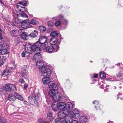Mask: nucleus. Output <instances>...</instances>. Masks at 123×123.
Returning <instances> with one entry per match:
<instances>
[{"label":"nucleus","instance_id":"7c9ffc66","mask_svg":"<svg viewBox=\"0 0 123 123\" xmlns=\"http://www.w3.org/2000/svg\"><path fill=\"white\" fill-rule=\"evenodd\" d=\"M100 77L102 79H104L106 77V74L103 72H101L100 74Z\"/></svg>","mask_w":123,"mask_h":123},{"label":"nucleus","instance_id":"5fc2aeb1","mask_svg":"<svg viewBox=\"0 0 123 123\" xmlns=\"http://www.w3.org/2000/svg\"><path fill=\"white\" fill-rule=\"evenodd\" d=\"M18 81L20 83H24L25 82V81L24 80L22 79H20Z\"/></svg>","mask_w":123,"mask_h":123},{"label":"nucleus","instance_id":"4be33fe9","mask_svg":"<svg viewBox=\"0 0 123 123\" xmlns=\"http://www.w3.org/2000/svg\"><path fill=\"white\" fill-rule=\"evenodd\" d=\"M57 85L55 83H53L49 86V87L50 90H54V89L57 90Z\"/></svg>","mask_w":123,"mask_h":123},{"label":"nucleus","instance_id":"58836bf2","mask_svg":"<svg viewBox=\"0 0 123 123\" xmlns=\"http://www.w3.org/2000/svg\"><path fill=\"white\" fill-rule=\"evenodd\" d=\"M18 6H19L20 8H19V10L21 12H25V7H20L19 6H18V5H17Z\"/></svg>","mask_w":123,"mask_h":123},{"label":"nucleus","instance_id":"f257e3e1","mask_svg":"<svg viewBox=\"0 0 123 123\" xmlns=\"http://www.w3.org/2000/svg\"><path fill=\"white\" fill-rule=\"evenodd\" d=\"M42 55L39 53V69L42 73V75L49 76L51 74V71L47 66H44L43 62L42 61Z\"/></svg>","mask_w":123,"mask_h":123},{"label":"nucleus","instance_id":"e433bc0d","mask_svg":"<svg viewBox=\"0 0 123 123\" xmlns=\"http://www.w3.org/2000/svg\"><path fill=\"white\" fill-rule=\"evenodd\" d=\"M93 103L94 104H95L96 105H95V107H98L99 106V102L98 101L96 100L94 101L93 102Z\"/></svg>","mask_w":123,"mask_h":123},{"label":"nucleus","instance_id":"49530a36","mask_svg":"<svg viewBox=\"0 0 123 123\" xmlns=\"http://www.w3.org/2000/svg\"><path fill=\"white\" fill-rule=\"evenodd\" d=\"M4 48L2 44H0V53H1Z\"/></svg>","mask_w":123,"mask_h":123},{"label":"nucleus","instance_id":"423d86ee","mask_svg":"<svg viewBox=\"0 0 123 123\" xmlns=\"http://www.w3.org/2000/svg\"><path fill=\"white\" fill-rule=\"evenodd\" d=\"M48 93L49 95L51 97H52V99L54 101V98L56 97L58 95L61 96H62L61 94L59 93H58V90L54 89V90H50Z\"/></svg>","mask_w":123,"mask_h":123},{"label":"nucleus","instance_id":"6e6d98bb","mask_svg":"<svg viewBox=\"0 0 123 123\" xmlns=\"http://www.w3.org/2000/svg\"><path fill=\"white\" fill-rule=\"evenodd\" d=\"M21 56L22 57H25L26 54L24 52H23L21 54Z\"/></svg>","mask_w":123,"mask_h":123},{"label":"nucleus","instance_id":"cd10ccee","mask_svg":"<svg viewBox=\"0 0 123 123\" xmlns=\"http://www.w3.org/2000/svg\"><path fill=\"white\" fill-rule=\"evenodd\" d=\"M21 69V70L23 71L27 72L28 69V67L27 65H24L22 67Z\"/></svg>","mask_w":123,"mask_h":123},{"label":"nucleus","instance_id":"393cba45","mask_svg":"<svg viewBox=\"0 0 123 123\" xmlns=\"http://www.w3.org/2000/svg\"><path fill=\"white\" fill-rule=\"evenodd\" d=\"M15 95L16 96V98H17L19 100H24L23 97L16 92H15Z\"/></svg>","mask_w":123,"mask_h":123},{"label":"nucleus","instance_id":"c85d7f7f","mask_svg":"<svg viewBox=\"0 0 123 123\" xmlns=\"http://www.w3.org/2000/svg\"><path fill=\"white\" fill-rule=\"evenodd\" d=\"M15 11V12H14V13L13 14V16L14 17V18L15 19V20H16L18 18V12L16 10Z\"/></svg>","mask_w":123,"mask_h":123},{"label":"nucleus","instance_id":"b1692460","mask_svg":"<svg viewBox=\"0 0 123 123\" xmlns=\"http://www.w3.org/2000/svg\"><path fill=\"white\" fill-rule=\"evenodd\" d=\"M52 108L53 110L54 111H55L57 110V104L55 103H53L51 105Z\"/></svg>","mask_w":123,"mask_h":123},{"label":"nucleus","instance_id":"ea45409f","mask_svg":"<svg viewBox=\"0 0 123 123\" xmlns=\"http://www.w3.org/2000/svg\"><path fill=\"white\" fill-rule=\"evenodd\" d=\"M59 47L58 45H56L55 47L54 48L53 52H57L59 50Z\"/></svg>","mask_w":123,"mask_h":123},{"label":"nucleus","instance_id":"603ef678","mask_svg":"<svg viewBox=\"0 0 123 123\" xmlns=\"http://www.w3.org/2000/svg\"><path fill=\"white\" fill-rule=\"evenodd\" d=\"M2 31V30L1 29V28H0V39H2V34L1 33Z\"/></svg>","mask_w":123,"mask_h":123},{"label":"nucleus","instance_id":"ddd939ff","mask_svg":"<svg viewBox=\"0 0 123 123\" xmlns=\"http://www.w3.org/2000/svg\"><path fill=\"white\" fill-rule=\"evenodd\" d=\"M68 114L67 113H65L64 112L61 111L58 113V115L59 118L63 119L68 115Z\"/></svg>","mask_w":123,"mask_h":123},{"label":"nucleus","instance_id":"79ce46f5","mask_svg":"<svg viewBox=\"0 0 123 123\" xmlns=\"http://www.w3.org/2000/svg\"><path fill=\"white\" fill-rule=\"evenodd\" d=\"M21 16L23 17H25L27 18H28V16L25 13H23V12H22L21 13Z\"/></svg>","mask_w":123,"mask_h":123},{"label":"nucleus","instance_id":"c9c22d12","mask_svg":"<svg viewBox=\"0 0 123 123\" xmlns=\"http://www.w3.org/2000/svg\"><path fill=\"white\" fill-rule=\"evenodd\" d=\"M9 53V52H8V50L7 49H3L2 52L1 53V54L2 55H5L6 54H8V53Z\"/></svg>","mask_w":123,"mask_h":123},{"label":"nucleus","instance_id":"338daca9","mask_svg":"<svg viewBox=\"0 0 123 123\" xmlns=\"http://www.w3.org/2000/svg\"><path fill=\"white\" fill-rule=\"evenodd\" d=\"M53 119V118L52 117V118H50L49 119V120L50 121H51V120H52Z\"/></svg>","mask_w":123,"mask_h":123},{"label":"nucleus","instance_id":"864d4df0","mask_svg":"<svg viewBox=\"0 0 123 123\" xmlns=\"http://www.w3.org/2000/svg\"><path fill=\"white\" fill-rule=\"evenodd\" d=\"M24 85L25 89V90H27V89L28 85L27 84H24Z\"/></svg>","mask_w":123,"mask_h":123},{"label":"nucleus","instance_id":"f704fd0d","mask_svg":"<svg viewBox=\"0 0 123 123\" xmlns=\"http://www.w3.org/2000/svg\"><path fill=\"white\" fill-rule=\"evenodd\" d=\"M119 98H120L121 100H123V96H122V94L120 92H119L117 95V99H118Z\"/></svg>","mask_w":123,"mask_h":123},{"label":"nucleus","instance_id":"f03ea898","mask_svg":"<svg viewBox=\"0 0 123 123\" xmlns=\"http://www.w3.org/2000/svg\"><path fill=\"white\" fill-rule=\"evenodd\" d=\"M54 101H58L59 103L57 104V108L61 110H63L64 111L65 108V102L67 100V98L64 96H60L58 95L56 97L54 98Z\"/></svg>","mask_w":123,"mask_h":123},{"label":"nucleus","instance_id":"6e6552de","mask_svg":"<svg viewBox=\"0 0 123 123\" xmlns=\"http://www.w3.org/2000/svg\"><path fill=\"white\" fill-rule=\"evenodd\" d=\"M70 115V117L74 119H77L80 116V112L77 109H74L72 111Z\"/></svg>","mask_w":123,"mask_h":123},{"label":"nucleus","instance_id":"a19ab883","mask_svg":"<svg viewBox=\"0 0 123 123\" xmlns=\"http://www.w3.org/2000/svg\"><path fill=\"white\" fill-rule=\"evenodd\" d=\"M31 24L36 25V24L37 21L36 19H32L30 22H29Z\"/></svg>","mask_w":123,"mask_h":123},{"label":"nucleus","instance_id":"dca6fc26","mask_svg":"<svg viewBox=\"0 0 123 123\" xmlns=\"http://www.w3.org/2000/svg\"><path fill=\"white\" fill-rule=\"evenodd\" d=\"M38 34V31L36 30H34L29 34L30 37L34 38L37 36Z\"/></svg>","mask_w":123,"mask_h":123},{"label":"nucleus","instance_id":"2eb2a0df","mask_svg":"<svg viewBox=\"0 0 123 123\" xmlns=\"http://www.w3.org/2000/svg\"><path fill=\"white\" fill-rule=\"evenodd\" d=\"M46 46L44 48V49H45L46 51L49 53H51L54 50V48L52 46H48L47 45H45Z\"/></svg>","mask_w":123,"mask_h":123},{"label":"nucleus","instance_id":"7ed1b4c3","mask_svg":"<svg viewBox=\"0 0 123 123\" xmlns=\"http://www.w3.org/2000/svg\"><path fill=\"white\" fill-rule=\"evenodd\" d=\"M39 38V53L43 52L46 44H44L47 41V38L45 36H41Z\"/></svg>","mask_w":123,"mask_h":123},{"label":"nucleus","instance_id":"aec40b11","mask_svg":"<svg viewBox=\"0 0 123 123\" xmlns=\"http://www.w3.org/2000/svg\"><path fill=\"white\" fill-rule=\"evenodd\" d=\"M21 37L24 40H27L30 37L29 34L28 35L26 32H23L21 34Z\"/></svg>","mask_w":123,"mask_h":123},{"label":"nucleus","instance_id":"4d7b16f0","mask_svg":"<svg viewBox=\"0 0 123 123\" xmlns=\"http://www.w3.org/2000/svg\"><path fill=\"white\" fill-rule=\"evenodd\" d=\"M111 80H110L111 81H117L118 80L116 79L115 78H113L112 79V78H111Z\"/></svg>","mask_w":123,"mask_h":123},{"label":"nucleus","instance_id":"3c124183","mask_svg":"<svg viewBox=\"0 0 123 123\" xmlns=\"http://www.w3.org/2000/svg\"><path fill=\"white\" fill-rule=\"evenodd\" d=\"M58 19L61 20L63 18V16L61 15H59L58 16Z\"/></svg>","mask_w":123,"mask_h":123},{"label":"nucleus","instance_id":"0eeeda50","mask_svg":"<svg viewBox=\"0 0 123 123\" xmlns=\"http://www.w3.org/2000/svg\"><path fill=\"white\" fill-rule=\"evenodd\" d=\"M32 44V43L27 42L23 43V46L25 48V50L26 53L27 54L31 53V50Z\"/></svg>","mask_w":123,"mask_h":123},{"label":"nucleus","instance_id":"a878e982","mask_svg":"<svg viewBox=\"0 0 123 123\" xmlns=\"http://www.w3.org/2000/svg\"><path fill=\"white\" fill-rule=\"evenodd\" d=\"M10 73V71L9 70L5 69L3 71L2 74V75H7L9 74Z\"/></svg>","mask_w":123,"mask_h":123},{"label":"nucleus","instance_id":"09e8293b","mask_svg":"<svg viewBox=\"0 0 123 123\" xmlns=\"http://www.w3.org/2000/svg\"><path fill=\"white\" fill-rule=\"evenodd\" d=\"M47 115L48 117H51L52 116V113L51 112H49L47 114Z\"/></svg>","mask_w":123,"mask_h":123},{"label":"nucleus","instance_id":"052dcab7","mask_svg":"<svg viewBox=\"0 0 123 123\" xmlns=\"http://www.w3.org/2000/svg\"><path fill=\"white\" fill-rule=\"evenodd\" d=\"M64 22L63 23L65 24H66L68 22V21L66 20H64Z\"/></svg>","mask_w":123,"mask_h":123},{"label":"nucleus","instance_id":"a18cd8bd","mask_svg":"<svg viewBox=\"0 0 123 123\" xmlns=\"http://www.w3.org/2000/svg\"><path fill=\"white\" fill-rule=\"evenodd\" d=\"M61 121V119H60L59 118H57L55 119V121L56 123H60Z\"/></svg>","mask_w":123,"mask_h":123},{"label":"nucleus","instance_id":"9b49d317","mask_svg":"<svg viewBox=\"0 0 123 123\" xmlns=\"http://www.w3.org/2000/svg\"><path fill=\"white\" fill-rule=\"evenodd\" d=\"M28 19L22 21L21 22V26L24 28H27L28 26V23L29 22Z\"/></svg>","mask_w":123,"mask_h":123},{"label":"nucleus","instance_id":"473e14b6","mask_svg":"<svg viewBox=\"0 0 123 123\" xmlns=\"http://www.w3.org/2000/svg\"><path fill=\"white\" fill-rule=\"evenodd\" d=\"M27 2L26 1L24 0L22 1H20L18 3V4L25 6H26L27 4Z\"/></svg>","mask_w":123,"mask_h":123},{"label":"nucleus","instance_id":"39448f33","mask_svg":"<svg viewBox=\"0 0 123 123\" xmlns=\"http://www.w3.org/2000/svg\"><path fill=\"white\" fill-rule=\"evenodd\" d=\"M38 93H33L32 95L30 96L28 98V100L30 102L33 101H34V105L37 106H38Z\"/></svg>","mask_w":123,"mask_h":123},{"label":"nucleus","instance_id":"9d476101","mask_svg":"<svg viewBox=\"0 0 123 123\" xmlns=\"http://www.w3.org/2000/svg\"><path fill=\"white\" fill-rule=\"evenodd\" d=\"M31 50V53L32 52L35 53L38 52V40L34 43H32Z\"/></svg>","mask_w":123,"mask_h":123},{"label":"nucleus","instance_id":"37998d69","mask_svg":"<svg viewBox=\"0 0 123 123\" xmlns=\"http://www.w3.org/2000/svg\"><path fill=\"white\" fill-rule=\"evenodd\" d=\"M54 24V22L51 21H49L48 23V25L49 26H52Z\"/></svg>","mask_w":123,"mask_h":123},{"label":"nucleus","instance_id":"72a5a7b5","mask_svg":"<svg viewBox=\"0 0 123 123\" xmlns=\"http://www.w3.org/2000/svg\"><path fill=\"white\" fill-rule=\"evenodd\" d=\"M7 121L6 119L1 117L0 119V123H7Z\"/></svg>","mask_w":123,"mask_h":123},{"label":"nucleus","instance_id":"c756f323","mask_svg":"<svg viewBox=\"0 0 123 123\" xmlns=\"http://www.w3.org/2000/svg\"><path fill=\"white\" fill-rule=\"evenodd\" d=\"M20 74L22 77H24L27 76V72H25V71L21 70V71L20 73Z\"/></svg>","mask_w":123,"mask_h":123},{"label":"nucleus","instance_id":"5701e85b","mask_svg":"<svg viewBox=\"0 0 123 123\" xmlns=\"http://www.w3.org/2000/svg\"><path fill=\"white\" fill-rule=\"evenodd\" d=\"M58 33L55 31H54L51 32L50 36L52 38H57V37Z\"/></svg>","mask_w":123,"mask_h":123},{"label":"nucleus","instance_id":"2f4dec72","mask_svg":"<svg viewBox=\"0 0 123 123\" xmlns=\"http://www.w3.org/2000/svg\"><path fill=\"white\" fill-rule=\"evenodd\" d=\"M39 29L42 32L45 31H46V28L43 26H40L39 27Z\"/></svg>","mask_w":123,"mask_h":123},{"label":"nucleus","instance_id":"bb28decb","mask_svg":"<svg viewBox=\"0 0 123 123\" xmlns=\"http://www.w3.org/2000/svg\"><path fill=\"white\" fill-rule=\"evenodd\" d=\"M109 85H106L104 83L102 85L100 86V88H101L103 89L105 88L104 89L105 91H108V88H107L106 89V88Z\"/></svg>","mask_w":123,"mask_h":123},{"label":"nucleus","instance_id":"0e129e2a","mask_svg":"<svg viewBox=\"0 0 123 123\" xmlns=\"http://www.w3.org/2000/svg\"><path fill=\"white\" fill-rule=\"evenodd\" d=\"M1 4L2 6H3L5 5V4L3 2L2 3H1Z\"/></svg>","mask_w":123,"mask_h":123},{"label":"nucleus","instance_id":"6ab92c4d","mask_svg":"<svg viewBox=\"0 0 123 123\" xmlns=\"http://www.w3.org/2000/svg\"><path fill=\"white\" fill-rule=\"evenodd\" d=\"M74 119L70 117V115L69 116H68V115L65 118V121L67 123H71L72 121Z\"/></svg>","mask_w":123,"mask_h":123},{"label":"nucleus","instance_id":"4c0bfd02","mask_svg":"<svg viewBox=\"0 0 123 123\" xmlns=\"http://www.w3.org/2000/svg\"><path fill=\"white\" fill-rule=\"evenodd\" d=\"M16 31L15 30H12L10 32L11 35L13 37H16L17 35L16 33Z\"/></svg>","mask_w":123,"mask_h":123},{"label":"nucleus","instance_id":"de8ad7c7","mask_svg":"<svg viewBox=\"0 0 123 123\" xmlns=\"http://www.w3.org/2000/svg\"><path fill=\"white\" fill-rule=\"evenodd\" d=\"M98 74H92V78H98Z\"/></svg>","mask_w":123,"mask_h":123},{"label":"nucleus","instance_id":"a211bd4d","mask_svg":"<svg viewBox=\"0 0 123 123\" xmlns=\"http://www.w3.org/2000/svg\"><path fill=\"white\" fill-rule=\"evenodd\" d=\"M16 96L15 95V92L14 94L9 95L8 97V99L10 101H14L16 99Z\"/></svg>","mask_w":123,"mask_h":123},{"label":"nucleus","instance_id":"bf43d9fd","mask_svg":"<svg viewBox=\"0 0 123 123\" xmlns=\"http://www.w3.org/2000/svg\"><path fill=\"white\" fill-rule=\"evenodd\" d=\"M39 123H49L48 122H44L43 121H39Z\"/></svg>","mask_w":123,"mask_h":123},{"label":"nucleus","instance_id":"8fccbe9b","mask_svg":"<svg viewBox=\"0 0 123 123\" xmlns=\"http://www.w3.org/2000/svg\"><path fill=\"white\" fill-rule=\"evenodd\" d=\"M71 123H80V122L77 120L76 119H74L71 122Z\"/></svg>","mask_w":123,"mask_h":123},{"label":"nucleus","instance_id":"774afa93","mask_svg":"<svg viewBox=\"0 0 123 123\" xmlns=\"http://www.w3.org/2000/svg\"><path fill=\"white\" fill-rule=\"evenodd\" d=\"M116 88V86H114L113 87V88L114 89H115Z\"/></svg>","mask_w":123,"mask_h":123},{"label":"nucleus","instance_id":"e2e57ef3","mask_svg":"<svg viewBox=\"0 0 123 123\" xmlns=\"http://www.w3.org/2000/svg\"><path fill=\"white\" fill-rule=\"evenodd\" d=\"M3 91V89L1 88H0V92L2 91Z\"/></svg>","mask_w":123,"mask_h":123},{"label":"nucleus","instance_id":"69168bd1","mask_svg":"<svg viewBox=\"0 0 123 123\" xmlns=\"http://www.w3.org/2000/svg\"><path fill=\"white\" fill-rule=\"evenodd\" d=\"M5 6V8H8V6H7L5 5V6Z\"/></svg>","mask_w":123,"mask_h":123},{"label":"nucleus","instance_id":"13d9d810","mask_svg":"<svg viewBox=\"0 0 123 123\" xmlns=\"http://www.w3.org/2000/svg\"><path fill=\"white\" fill-rule=\"evenodd\" d=\"M57 19H58V16L57 17H53L52 18V19L53 20H56Z\"/></svg>","mask_w":123,"mask_h":123},{"label":"nucleus","instance_id":"f3484780","mask_svg":"<svg viewBox=\"0 0 123 123\" xmlns=\"http://www.w3.org/2000/svg\"><path fill=\"white\" fill-rule=\"evenodd\" d=\"M88 119L86 116H81L80 117L79 121L80 122L82 123H85L88 120Z\"/></svg>","mask_w":123,"mask_h":123},{"label":"nucleus","instance_id":"1a4fd4ad","mask_svg":"<svg viewBox=\"0 0 123 123\" xmlns=\"http://www.w3.org/2000/svg\"><path fill=\"white\" fill-rule=\"evenodd\" d=\"M73 108V105L71 103L68 102L66 104L65 103V112L68 113L70 112Z\"/></svg>","mask_w":123,"mask_h":123},{"label":"nucleus","instance_id":"680f3d73","mask_svg":"<svg viewBox=\"0 0 123 123\" xmlns=\"http://www.w3.org/2000/svg\"><path fill=\"white\" fill-rule=\"evenodd\" d=\"M60 123H67L65 121L62 120Z\"/></svg>","mask_w":123,"mask_h":123},{"label":"nucleus","instance_id":"20e7f679","mask_svg":"<svg viewBox=\"0 0 123 123\" xmlns=\"http://www.w3.org/2000/svg\"><path fill=\"white\" fill-rule=\"evenodd\" d=\"M3 90L6 91L11 92L12 91L16 92L17 91V89L15 85L13 84L10 83H7L5 84V86L2 87Z\"/></svg>","mask_w":123,"mask_h":123},{"label":"nucleus","instance_id":"f8f14e48","mask_svg":"<svg viewBox=\"0 0 123 123\" xmlns=\"http://www.w3.org/2000/svg\"><path fill=\"white\" fill-rule=\"evenodd\" d=\"M34 55L33 56V59L34 60V62H36V66L37 67H38V52L34 53Z\"/></svg>","mask_w":123,"mask_h":123},{"label":"nucleus","instance_id":"4468645a","mask_svg":"<svg viewBox=\"0 0 123 123\" xmlns=\"http://www.w3.org/2000/svg\"><path fill=\"white\" fill-rule=\"evenodd\" d=\"M50 78L48 77H45L42 79L43 82L45 84H49L50 82Z\"/></svg>","mask_w":123,"mask_h":123},{"label":"nucleus","instance_id":"c03bdc74","mask_svg":"<svg viewBox=\"0 0 123 123\" xmlns=\"http://www.w3.org/2000/svg\"><path fill=\"white\" fill-rule=\"evenodd\" d=\"M61 24V23L59 21H57L55 23V25L56 26H60Z\"/></svg>","mask_w":123,"mask_h":123},{"label":"nucleus","instance_id":"412c9836","mask_svg":"<svg viewBox=\"0 0 123 123\" xmlns=\"http://www.w3.org/2000/svg\"><path fill=\"white\" fill-rule=\"evenodd\" d=\"M57 42V38H52L50 40L49 43L50 44L55 45L56 44Z\"/></svg>","mask_w":123,"mask_h":123}]
</instances>
